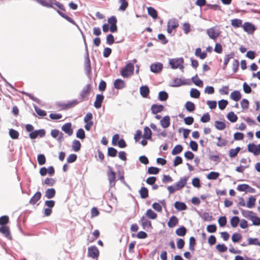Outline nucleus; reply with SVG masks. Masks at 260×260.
Returning <instances> with one entry per match:
<instances>
[{"label": "nucleus", "instance_id": "47", "mask_svg": "<svg viewBox=\"0 0 260 260\" xmlns=\"http://www.w3.org/2000/svg\"><path fill=\"white\" fill-rule=\"evenodd\" d=\"M240 150L241 148L239 147H237L235 149H231L229 151V156L231 158L235 157Z\"/></svg>", "mask_w": 260, "mask_h": 260}, {"label": "nucleus", "instance_id": "39", "mask_svg": "<svg viewBox=\"0 0 260 260\" xmlns=\"http://www.w3.org/2000/svg\"><path fill=\"white\" fill-rule=\"evenodd\" d=\"M178 26V24L175 21L169 22L167 27V31L169 34H171L173 29H175Z\"/></svg>", "mask_w": 260, "mask_h": 260}, {"label": "nucleus", "instance_id": "42", "mask_svg": "<svg viewBox=\"0 0 260 260\" xmlns=\"http://www.w3.org/2000/svg\"><path fill=\"white\" fill-rule=\"evenodd\" d=\"M148 14L151 16L153 19H156L157 17V13L156 10L153 7H149L147 9Z\"/></svg>", "mask_w": 260, "mask_h": 260}, {"label": "nucleus", "instance_id": "53", "mask_svg": "<svg viewBox=\"0 0 260 260\" xmlns=\"http://www.w3.org/2000/svg\"><path fill=\"white\" fill-rule=\"evenodd\" d=\"M159 172V169L154 167H150L147 170V173L149 174H157Z\"/></svg>", "mask_w": 260, "mask_h": 260}, {"label": "nucleus", "instance_id": "48", "mask_svg": "<svg viewBox=\"0 0 260 260\" xmlns=\"http://www.w3.org/2000/svg\"><path fill=\"white\" fill-rule=\"evenodd\" d=\"M145 215L151 219H154L157 217V214L151 209H148Z\"/></svg>", "mask_w": 260, "mask_h": 260}, {"label": "nucleus", "instance_id": "34", "mask_svg": "<svg viewBox=\"0 0 260 260\" xmlns=\"http://www.w3.org/2000/svg\"><path fill=\"white\" fill-rule=\"evenodd\" d=\"M226 117L231 122H235L238 120L237 116L234 113V112L232 111L230 112L228 114Z\"/></svg>", "mask_w": 260, "mask_h": 260}, {"label": "nucleus", "instance_id": "44", "mask_svg": "<svg viewBox=\"0 0 260 260\" xmlns=\"http://www.w3.org/2000/svg\"><path fill=\"white\" fill-rule=\"evenodd\" d=\"M242 20L236 18L231 20V25L236 28L242 26Z\"/></svg>", "mask_w": 260, "mask_h": 260}, {"label": "nucleus", "instance_id": "13", "mask_svg": "<svg viewBox=\"0 0 260 260\" xmlns=\"http://www.w3.org/2000/svg\"><path fill=\"white\" fill-rule=\"evenodd\" d=\"M207 34L210 39L215 40L219 36L220 32L215 27H211L207 30Z\"/></svg>", "mask_w": 260, "mask_h": 260}, {"label": "nucleus", "instance_id": "5", "mask_svg": "<svg viewBox=\"0 0 260 260\" xmlns=\"http://www.w3.org/2000/svg\"><path fill=\"white\" fill-rule=\"evenodd\" d=\"M134 70V64L131 62H129L121 69L120 71V74L123 77L126 78L133 74Z\"/></svg>", "mask_w": 260, "mask_h": 260}, {"label": "nucleus", "instance_id": "20", "mask_svg": "<svg viewBox=\"0 0 260 260\" xmlns=\"http://www.w3.org/2000/svg\"><path fill=\"white\" fill-rule=\"evenodd\" d=\"M104 99V96L103 94H97L96 96V99L94 103V106L96 109H99L102 106V104Z\"/></svg>", "mask_w": 260, "mask_h": 260}, {"label": "nucleus", "instance_id": "28", "mask_svg": "<svg viewBox=\"0 0 260 260\" xmlns=\"http://www.w3.org/2000/svg\"><path fill=\"white\" fill-rule=\"evenodd\" d=\"M56 191L54 188H48L45 191V196L48 199H52L55 195Z\"/></svg>", "mask_w": 260, "mask_h": 260}, {"label": "nucleus", "instance_id": "56", "mask_svg": "<svg viewBox=\"0 0 260 260\" xmlns=\"http://www.w3.org/2000/svg\"><path fill=\"white\" fill-rule=\"evenodd\" d=\"M219 173L212 171L207 176V178L209 180H215L219 177Z\"/></svg>", "mask_w": 260, "mask_h": 260}, {"label": "nucleus", "instance_id": "64", "mask_svg": "<svg viewBox=\"0 0 260 260\" xmlns=\"http://www.w3.org/2000/svg\"><path fill=\"white\" fill-rule=\"evenodd\" d=\"M77 159V156L75 154H71L67 157V160L68 163H73Z\"/></svg>", "mask_w": 260, "mask_h": 260}, {"label": "nucleus", "instance_id": "37", "mask_svg": "<svg viewBox=\"0 0 260 260\" xmlns=\"http://www.w3.org/2000/svg\"><path fill=\"white\" fill-rule=\"evenodd\" d=\"M168 97V94L166 91H161L158 93V99L160 101H166Z\"/></svg>", "mask_w": 260, "mask_h": 260}, {"label": "nucleus", "instance_id": "55", "mask_svg": "<svg viewBox=\"0 0 260 260\" xmlns=\"http://www.w3.org/2000/svg\"><path fill=\"white\" fill-rule=\"evenodd\" d=\"M242 235L240 233H235L232 236V240L234 243H237L242 239Z\"/></svg>", "mask_w": 260, "mask_h": 260}, {"label": "nucleus", "instance_id": "23", "mask_svg": "<svg viewBox=\"0 0 260 260\" xmlns=\"http://www.w3.org/2000/svg\"><path fill=\"white\" fill-rule=\"evenodd\" d=\"M114 87L118 90L122 89L125 87V83L121 79H117L114 82Z\"/></svg>", "mask_w": 260, "mask_h": 260}, {"label": "nucleus", "instance_id": "51", "mask_svg": "<svg viewBox=\"0 0 260 260\" xmlns=\"http://www.w3.org/2000/svg\"><path fill=\"white\" fill-rule=\"evenodd\" d=\"M256 199L255 197L253 196H251L247 202V207L248 208H252L254 205L255 203Z\"/></svg>", "mask_w": 260, "mask_h": 260}, {"label": "nucleus", "instance_id": "12", "mask_svg": "<svg viewBox=\"0 0 260 260\" xmlns=\"http://www.w3.org/2000/svg\"><path fill=\"white\" fill-rule=\"evenodd\" d=\"M244 30L248 34H253L256 29V27L252 23L248 22H245L242 25Z\"/></svg>", "mask_w": 260, "mask_h": 260}, {"label": "nucleus", "instance_id": "45", "mask_svg": "<svg viewBox=\"0 0 260 260\" xmlns=\"http://www.w3.org/2000/svg\"><path fill=\"white\" fill-rule=\"evenodd\" d=\"M215 127L216 129L221 131L224 129L226 126L225 124L223 121H216L215 122Z\"/></svg>", "mask_w": 260, "mask_h": 260}, {"label": "nucleus", "instance_id": "11", "mask_svg": "<svg viewBox=\"0 0 260 260\" xmlns=\"http://www.w3.org/2000/svg\"><path fill=\"white\" fill-rule=\"evenodd\" d=\"M46 131L44 129H40L34 131L29 134V137L31 139H35L37 137L43 138L45 136Z\"/></svg>", "mask_w": 260, "mask_h": 260}, {"label": "nucleus", "instance_id": "40", "mask_svg": "<svg viewBox=\"0 0 260 260\" xmlns=\"http://www.w3.org/2000/svg\"><path fill=\"white\" fill-rule=\"evenodd\" d=\"M191 81L196 85L199 87L203 86V82L201 79L198 78L197 74L191 78Z\"/></svg>", "mask_w": 260, "mask_h": 260}, {"label": "nucleus", "instance_id": "60", "mask_svg": "<svg viewBox=\"0 0 260 260\" xmlns=\"http://www.w3.org/2000/svg\"><path fill=\"white\" fill-rule=\"evenodd\" d=\"M248 245H258L260 246V241H258V239L256 238H249L248 239Z\"/></svg>", "mask_w": 260, "mask_h": 260}, {"label": "nucleus", "instance_id": "25", "mask_svg": "<svg viewBox=\"0 0 260 260\" xmlns=\"http://www.w3.org/2000/svg\"><path fill=\"white\" fill-rule=\"evenodd\" d=\"M42 196V193L40 191H37L36 193L29 200V203L31 205H34L37 202L40 200Z\"/></svg>", "mask_w": 260, "mask_h": 260}, {"label": "nucleus", "instance_id": "58", "mask_svg": "<svg viewBox=\"0 0 260 260\" xmlns=\"http://www.w3.org/2000/svg\"><path fill=\"white\" fill-rule=\"evenodd\" d=\"M9 221V218L7 215H4L0 217V225L2 226H6Z\"/></svg>", "mask_w": 260, "mask_h": 260}, {"label": "nucleus", "instance_id": "9", "mask_svg": "<svg viewBox=\"0 0 260 260\" xmlns=\"http://www.w3.org/2000/svg\"><path fill=\"white\" fill-rule=\"evenodd\" d=\"M99 255V250L95 246L88 248L87 256L93 259H97Z\"/></svg>", "mask_w": 260, "mask_h": 260}, {"label": "nucleus", "instance_id": "18", "mask_svg": "<svg viewBox=\"0 0 260 260\" xmlns=\"http://www.w3.org/2000/svg\"><path fill=\"white\" fill-rule=\"evenodd\" d=\"M141 222L143 229L148 231L152 228L151 221L147 219L146 217L142 216L141 219Z\"/></svg>", "mask_w": 260, "mask_h": 260}, {"label": "nucleus", "instance_id": "3", "mask_svg": "<svg viewBox=\"0 0 260 260\" xmlns=\"http://www.w3.org/2000/svg\"><path fill=\"white\" fill-rule=\"evenodd\" d=\"M241 212L244 217L249 218L252 221V224L254 225H260V218L255 216L254 213L252 211L242 210Z\"/></svg>", "mask_w": 260, "mask_h": 260}, {"label": "nucleus", "instance_id": "24", "mask_svg": "<svg viewBox=\"0 0 260 260\" xmlns=\"http://www.w3.org/2000/svg\"><path fill=\"white\" fill-rule=\"evenodd\" d=\"M160 124L161 126L164 128L168 127L170 125V118L169 116L167 115L164 116L160 120Z\"/></svg>", "mask_w": 260, "mask_h": 260}, {"label": "nucleus", "instance_id": "7", "mask_svg": "<svg viewBox=\"0 0 260 260\" xmlns=\"http://www.w3.org/2000/svg\"><path fill=\"white\" fill-rule=\"evenodd\" d=\"M108 171L107 172V176L109 182L110 187L114 186L116 183V174L112 170L111 167L108 166L107 167Z\"/></svg>", "mask_w": 260, "mask_h": 260}, {"label": "nucleus", "instance_id": "4", "mask_svg": "<svg viewBox=\"0 0 260 260\" xmlns=\"http://www.w3.org/2000/svg\"><path fill=\"white\" fill-rule=\"evenodd\" d=\"M184 59L182 57L175 58L170 59L169 64L173 69H180L183 71L184 69Z\"/></svg>", "mask_w": 260, "mask_h": 260}, {"label": "nucleus", "instance_id": "30", "mask_svg": "<svg viewBox=\"0 0 260 260\" xmlns=\"http://www.w3.org/2000/svg\"><path fill=\"white\" fill-rule=\"evenodd\" d=\"M81 147V143L79 140H74L72 142V148L73 151L75 152L79 151Z\"/></svg>", "mask_w": 260, "mask_h": 260}, {"label": "nucleus", "instance_id": "6", "mask_svg": "<svg viewBox=\"0 0 260 260\" xmlns=\"http://www.w3.org/2000/svg\"><path fill=\"white\" fill-rule=\"evenodd\" d=\"M91 87L90 84H86L81 90L79 93V99L80 102H83L88 100V96L91 91Z\"/></svg>", "mask_w": 260, "mask_h": 260}, {"label": "nucleus", "instance_id": "16", "mask_svg": "<svg viewBox=\"0 0 260 260\" xmlns=\"http://www.w3.org/2000/svg\"><path fill=\"white\" fill-rule=\"evenodd\" d=\"M56 12L62 18H64L68 21L70 22V23H71L73 25H75L77 27V28L79 30V31L81 32V34L82 35V32H83L82 31L80 28L79 25L75 22V21L72 18H71L70 17L68 16L66 14L62 13V12H61L59 10H57Z\"/></svg>", "mask_w": 260, "mask_h": 260}, {"label": "nucleus", "instance_id": "49", "mask_svg": "<svg viewBox=\"0 0 260 260\" xmlns=\"http://www.w3.org/2000/svg\"><path fill=\"white\" fill-rule=\"evenodd\" d=\"M119 2L121 4L119 8L120 11H125L128 7V2L126 0H119Z\"/></svg>", "mask_w": 260, "mask_h": 260}, {"label": "nucleus", "instance_id": "1", "mask_svg": "<svg viewBox=\"0 0 260 260\" xmlns=\"http://www.w3.org/2000/svg\"><path fill=\"white\" fill-rule=\"evenodd\" d=\"M37 2L42 6L47 7L53 8V9L57 10L54 6H56L59 9L65 11L64 6L61 3L57 2L56 0H36Z\"/></svg>", "mask_w": 260, "mask_h": 260}, {"label": "nucleus", "instance_id": "50", "mask_svg": "<svg viewBox=\"0 0 260 260\" xmlns=\"http://www.w3.org/2000/svg\"><path fill=\"white\" fill-rule=\"evenodd\" d=\"M9 135L12 139H16L18 138L19 134L16 130L11 128L9 130Z\"/></svg>", "mask_w": 260, "mask_h": 260}, {"label": "nucleus", "instance_id": "19", "mask_svg": "<svg viewBox=\"0 0 260 260\" xmlns=\"http://www.w3.org/2000/svg\"><path fill=\"white\" fill-rule=\"evenodd\" d=\"M188 179V177L186 176L181 178L180 180L175 184V186L176 187V189L179 190L184 187L186 184Z\"/></svg>", "mask_w": 260, "mask_h": 260}, {"label": "nucleus", "instance_id": "17", "mask_svg": "<svg viewBox=\"0 0 260 260\" xmlns=\"http://www.w3.org/2000/svg\"><path fill=\"white\" fill-rule=\"evenodd\" d=\"M61 129L69 136H72L73 134V129L72 128V123L71 122H68L63 124L61 126Z\"/></svg>", "mask_w": 260, "mask_h": 260}, {"label": "nucleus", "instance_id": "61", "mask_svg": "<svg viewBox=\"0 0 260 260\" xmlns=\"http://www.w3.org/2000/svg\"><path fill=\"white\" fill-rule=\"evenodd\" d=\"M38 162L40 165H43L46 163V157L43 154H40L37 157Z\"/></svg>", "mask_w": 260, "mask_h": 260}, {"label": "nucleus", "instance_id": "21", "mask_svg": "<svg viewBox=\"0 0 260 260\" xmlns=\"http://www.w3.org/2000/svg\"><path fill=\"white\" fill-rule=\"evenodd\" d=\"M164 109V107L162 105L153 104L151 106V110L153 114H156L160 113Z\"/></svg>", "mask_w": 260, "mask_h": 260}, {"label": "nucleus", "instance_id": "52", "mask_svg": "<svg viewBox=\"0 0 260 260\" xmlns=\"http://www.w3.org/2000/svg\"><path fill=\"white\" fill-rule=\"evenodd\" d=\"M77 138L83 140L85 138V133L84 129L82 128H79L76 133Z\"/></svg>", "mask_w": 260, "mask_h": 260}, {"label": "nucleus", "instance_id": "62", "mask_svg": "<svg viewBox=\"0 0 260 260\" xmlns=\"http://www.w3.org/2000/svg\"><path fill=\"white\" fill-rule=\"evenodd\" d=\"M196 244V239L193 237L189 238V249L193 251L194 250V246Z\"/></svg>", "mask_w": 260, "mask_h": 260}, {"label": "nucleus", "instance_id": "33", "mask_svg": "<svg viewBox=\"0 0 260 260\" xmlns=\"http://www.w3.org/2000/svg\"><path fill=\"white\" fill-rule=\"evenodd\" d=\"M195 55L199 57L201 59H204L207 57V53L206 52H202V50L200 48H197L195 51Z\"/></svg>", "mask_w": 260, "mask_h": 260}, {"label": "nucleus", "instance_id": "2", "mask_svg": "<svg viewBox=\"0 0 260 260\" xmlns=\"http://www.w3.org/2000/svg\"><path fill=\"white\" fill-rule=\"evenodd\" d=\"M82 37L84 41V44L85 46V50L86 51V56L85 58V70L87 75H89L91 72V64L90 60L89 57L87 45L85 39V37L83 34L82 32Z\"/></svg>", "mask_w": 260, "mask_h": 260}, {"label": "nucleus", "instance_id": "36", "mask_svg": "<svg viewBox=\"0 0 260 260\" xmlns=\"http://www.w3.org/2000/svg\"><path fill=\"white\" fill-rule=\"evenodd\" d=\"M185 107L186 110L189 112H192L195 110V105L193 103L187 101L185 104Z\"/></svg>", "mask_w": 260, "mask_h": 260}, {"label": "nucleus", "instance_id": "10", "mask_svg": "<svg viewBox=\"0 0 260 260\" xmlns=\"http://www.w3.org/2000/svg\"><path fill=\"white\" fill-rule=\"evenodd\" d=\"M247 150L249 152L257 156L260 154V144L256 145L253 143H249L247 145Z\"/></svg>", "mask_w": 260, "mask_h": 260}, {"label": "nucleus", "instance_id": "26", "mask_svg": "<svg viewBox=\"0 0 260 260\" xmlns=\"http://www.w3.org/2000/svg\"><path fill=\"white\" fill-rule=\"evenodd\" d=\"M140 92L143 98H146L148 96L150 92L149 88L147 85L142 86L140 88Z\"/></svg>", "mask_w": 260, "mask_h": 260}, {"label": "nucleus", "instance_id": "46", "mask_svg": "<svg viewBox=\"0 0 260 260\" xmlns=\"http://www.w3.org/2000/svg\"><path fill=\"white\" fill-rule=\"evenodd\" d=\"M190 95L191 98L198 99L200 97V92L196 88H192L190 91Z\"/></svg>", "mask_w": 260, "mask_h": 260}, {"label": "nucleus", "instance_id": "14", "mask_svg": "<svg viewBox=\"0 0 260 260\" xmlns=\"http://www.w3.org/2000/svg\"><path fill=\"white\" fill-rule=\"evenodd\" d=\"M163 69V64L160 62H155L152 63L150 66V69L152 73L157 74L161 72Z\"/></svg>", "mask_w": 260, "mask_h": 260}, {"label": "nucleus", "instance_id": "35", "mask_svg": "<svg viewBox=\"0 0 260 260\" xmlns=\"http://www.w3.org/2000/svg\"><path fill=\"white\" fill-rule=\"evenodd\" d=\"M139 193L142 199H146L148 197V190L145 187H142L139 190Z\"/></svg>", "mask_w": 260, "mask_h": 260}, {"label": "nucleus", "instance_id": "8", "mask_svg": "<svg viewBox=\"0 0 260 260\" xmlns=\"http://www.w3.org/2000/svg\"><path fill=\"white\" fill-rule=\"evenodd\" d=\"M189 84H190V82L189 80H182L181 78H175L173 80L170 86L172 87H179L183 85Z\"/></svg>", "mask_w": 260, "mask_h": 260}, {"label": "nucleus", "instance_id": "15", "mask_svg": "<svg viewBox=\"0 0 260 260\" xmlns=\"http://www.w3.org/2000/svg\"><path fill=\"white\" fill-rule=\"evenodd\" d=\"M77 99H74L72 101L68 102L67 103H60L58 105L61 107L63 109H67L74 107L80 103Z\"/></svg>", "mask_w": 260, "mask_h": 260}, {"label": "nucleus", "instance_id": "41", "mask_svg": "<svg viewBox=\"0 0 260 260\" xmlns=\"http://www.w3.org/2000/svg\"><path fill=\"white\" fill-rule=\"evenodd\" d=\"M240 222V218L238 216H233L230 220L231 225L233 228H236Z\"/></svg>", "mask_w": 260, "mask_h": 260}, {"label": "nucleus", "instance_id": "63", "mask_svg": "<svg viewBox=\"0 0 260 260\" xmlns=\"http://www.w3.org/2000/svg\"><path fill=\"white\" fill-rule=\"evenodd\" d=\"M239 62L238 59H235L232 63V69L234 73H236L239 68Z\"/></svg>", "mask_w": 260, "mask_h": 260}, {"label": "nucleus", "instance_id": "29", "mask_svg": "<svg viewBox=\"0 0 260 260\" xmlns=\"http://www.w3.org/2000/svg\"><path fill=\"white\" fill-rule=\"evenodd\" d=\"M178 223V218L174 215H173L168 222V226L169 228H173L176 226Z\"/></svg>", "mask_w": 260, "mask_h": 260}, {"label": "nucleus", "instance_id": "27", "mask_svg": "<svg viewBox=\"0 0 260 260\" xmlns=\"http://www.w3.org/2000/svg\"><path fill=\"white\" fill-rule=\"evenodd\" d=\"M175 208L178 211H183L187 209L186 205L181 202L176 201L174 204Z\"/></svg>", "mask_w": 260, "mask_h": 260}, {"label": "nucleus", "instance_id": "22", "mask_svg": "<svg viewBox=\"0 0 260 260\" xmlns=\"http://www.w3.org/2000/svg\"><path fill=\"white\" fill-rule=\"evenodd\" d=\"M0 232L2 234H3L8 239L11 240L12 239L10 231L8 226H1L0 227Z\"/></svg>", "mask_w": 260, "mask_h": 260}, {"label": "nucleus", "instance_id": "31", "mask_svg": "<svg viewBox=\"0 0 260 260\" xmlns=\"http://www.w3.org/2000/svg\"><path fill=\"white\" fill-rule=\"evenodd\" d=\"M230 97L233 100L236 102H238L241 99V94L240 91L238 90H235L231 93Z\"/></svg>", "mask_w": 260, "mask_h": 260}, {"label": "nucleus", "instance_id": "57", "mask_svg": "<svg viewBox=\"0 0 260 260\" xmlns=\"http://www.w3.org/2000/svg\"><path fill=\"white\" fill-rule=\"evenodd\" d=\"M117 153V150L113 147H109L108 148L107 155L110 157H115Z\"/></svg>", "mask_w": 260, "mask_h": 260}, {"label": "nucleus", "instance_id": "43", "mask_svg": "<svg viewBox=\"0 0 260 260\" xmlns=\"http://www.w3.org/2000/svg\"><path fill=\"white\" fill-rule=\"evenodd\" d=\"M183 147L182 145L178 144L175 146L172 151V154L174 155L178 154L182 152Z\"/></svg>", "mask_w": 260, "mask_h": 260}, {"label": "nucleus", "instance_id": "59", "mask_svg": "<svg viewBox=\"0 0 260 260\" xmlns=\"http://www.w3.org/2000/svg\"><path fill=\"white\" fill-rule=\"evenodd\" d=\"M228 104V102L226 100H221L218 101V107L221 110H224Z\"/></svg>", "mask_w": 260, "mask_h": 260}, {"label": "nucleus", "instance_id": "38", "mask_svg": "<svg viewBox=\"0 0 260 260\" xmlns=\"http://www.w3.org/2000/svg\"><path fill=\"white\" fill-rule=\"evenodd\" d=\"M187 232L186 228L184 226H182L176 230V234L179 236H184L185 235Z\"/></svg>", "mask_w": 260, "mask_h": 260}, {"label": "nucleus", "instance_id": "54", "mask_svg": "<svg viewBox=\"0 0 260 260\" xmlns=\"http://www.w3.org/2000/svg\"><path fill=\"white\" fill-rule=\"evenodd\" d=\"M34 107L36 112L40 116L44 117L47 115L46 112L44 110H43L40 109L36 105H34Z\"/></svg>", "mask_w": 260, "mask_h": 260}, {"label": "nucleus", "instance_id": "32", "mask_svg": "<svg viewBox=\"0 0 260 260\" xmlns=\"http://www.w3.org/2000/svg\"><path fill=\"white\" fill-rule=\"evenodd\" d=\"M152 132L150 128L146 126L144 129L143 138L144 139L150 140L151 139Z\"/></svg>", "mask_w": 260, "mask_h": 260}]
</instances>
